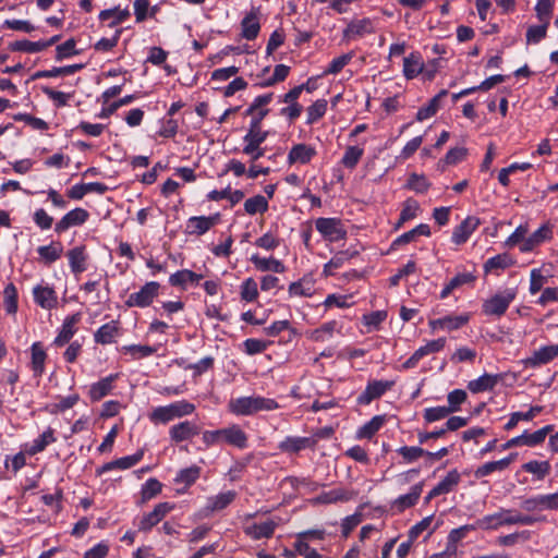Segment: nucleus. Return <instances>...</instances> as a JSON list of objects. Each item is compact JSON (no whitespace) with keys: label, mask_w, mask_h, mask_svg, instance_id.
<instances>
[{"label":"nucleus","mask_w":558,"mask_h":558,"mask_svg":"<svg viewBox=\"0 0 558 558\" xmlns=\"http://www.w3.org/2000/svg\"><path fill=\"white\" fill-rule=\"evenodd\" d=\"M545 517L537 518L534 515L521 514L515 510L502 509L497 513L485 515L476 523L477 527L484 530H496L501 525L522 524L532 525L538 521H544Z\"/></svg>","instance_id":"obj_1"},{"label":"nucleus","mask_w":558,"mask_h":558,"mask_svg":"<svg viewBox=\"0 0 558 558\" xmlns=\"http://www.w3.org/2000/svg\"><path fill=\"white\" fill-rule=\"evenodd\" d=\"M229 411L235 415H253L259 411H272L279 408L275 399L260 396L239 397L231 399L228 404Z\"/></svg>","instance_id":"obj_2"},{"label":"nucleus","mask_w":558,"mask_h":558,"mask_svg":"<svg viewBox=\"0 0 558 558\" xmlns=\"http://www.w3.org/2000/svg\"><path fill=\"white\" fill-rule=\"evenodd\" d=\"M517 291L513 288L505 289L483 303V313L488 316L500 317L506 313L511 302L515 299Z\"/></svg>","instance_id":"obj_3"},{"label":"nucleus","mask_w":558,"mask_h":558,"mask_svg":"<svg viewBox=\"0 0 558 558\" xmlns=\"http://www.w3.org/2000/svg\"><path fill=\"white\" fill-rule=\"evenodd\" d=\"M317 231L328 241L336 242L347 235L342 222L337 218H318L315 221Z\"/></svg>","instance_id":"obj_4"},{"label":"nucleus","mask_w":558,"mask_h":558,"mask_svg":"<svg viewBox=\"0 0 558 558\" xmlns=\"http://www.w3.org/2000/svg\"><path fill=\"white\" fill-rule=\"evenodd\" d=\"M159 283L156 281L147 282L140 291L131 293L125 302L129 307H146L150 305L158 295Z\"/></svg>","instance_id":"obj_5"},{"label":"nucleus","mask_w":558,"mask_h":558,"mask_svg":"<svg viewBox=\"0 0 558 558\" xmlns=\"http://www.w3.org/2000/svg\"><path fill=\"white\" fill-rule=\"evenodd\" d=\"M522 508L529 512L543 510H558V490L553 494L536 495L525 499Z\"/></svg>","instance_id":"obj_6"},{"label":"nucleus","mask_w":558,"mask_h":558,"mask_svg":"<svg viewBox=\"0 0 558 558\" xmlns=\"http://www.w3.org/2000/svg\"><path fill=\"white\" fill-rule=\"evenodd\" d=\"M446 345V338H438L428 341L426 344L420 347L414 353L402 364V368H414L417 363L425 356L441 351Z\"/></svg>","instance_id":"obj_7"},{"label":"nucleus","mask_w":558,"mask_h":558,"mask_svg":"<svg viewBox=\"0 0 558 558\" xmlns=\"http://www.w3.org/2000/svg\"><path fill=\"white\" fill-rule=\"evenodd\" d=\"M220 221V214L193 216L187 219L186 231L191 235H203Z\"/></svg>","instance_id":"obj_8"},{"label":"nucleus","mask_w":558,"mask_h":558,"mask_svg":"<svg viewBox=\"0 0 558 558\" xmlns=\"http://www.w3.org/2000/svg\"><path fill=\"white\" fill-rule=\"evenodd\" d=\"M173 508L174 506L170 502L158 504L153 511L141 519L138 523L140 531L147 532L151 530V527L157 525Z\"/></svg>","instance_id":"obj_9"},{"label":"nucleus","mask_w":558,"mask_h":558,"mask_svg":"<svg viewBox=\"0 0 558 558\" xmlns=\"http://www.w3.org/2000/svg\"><path fill=\"white\" fill-rule=\"evenodd\" d=\"M201 433L199 426L192 421H183L170 427L169 436L172 441L181 442L192 439Z\"/></svg>","instance_id":"obj_10"},{"label":"nucleus","mask_w":558,"mask_h":558,"mask_svg":"<svg viewBox=\"0 0 558 558\" xmlns=\"http://www.w3.org/2000/svg\"><path fill=\"white\" fill-rule=\"evenodd\" d=\"M89 217V214L84 208H75L65 214L54 227L57 233H62L71 227L83 225Z\"/></svg>","instance_id":"obj_11"},{"label":"nucleus","mask_w":558,"mask_h":558,"mask_svg":"<svg viewBox=\"0 0 558 558\" xmlns=\"http://www.w3.org/2000/svg\"><path fill=\"white\" fill-rule=\"evenodd\" d=\"M278 522L275 519H268L264 522L247 523L244 526V533L253 539L269 538L272 536Z\"/></svg>","instance_id":"obj_12"},{"label":"nucleus","mask_w":558,"mask_h":558,"mask_svg":"<svg viewBox=\"0 0 558 558\" xmlns=\"http://www.w3.org/2000/svg\"><path fill=\"white\" fill-rule=\"evenodd\" d=\"M222 439L223 444L241 450L248 446L246 433L236 424L222 428Z\"/></svg>","instance_id":"obj_13"},{"label":"nucleus","mask_w":558,"mask_h":558,"mask_svg":"<svg viewBox=\"0 0 558 558\" xmlns=\"http://www.w3.org/2000/svg\"><path fill=\"white\" fill-rule=\"evenodd\" d=\"M393 385V381L374 380L369 383L365 390L359 396L357 402L360 404H368L373 400L381 397Z\"/></svg>","instance_id":"obj_14"},{"label":"nucleus","mask_w":558,"mask_h":558,"mask_svg":"<svg viewBox=\"0 0 558 558\" xmlns=\"http://www.w3.org/2000/svg\"><path fill=\"white\" fill-rule=\"evenodd\" d=\"M481 221L477 217L469 216L452 232V242L460 245L465 243L477 229Z\"/></svg>","instance_id":"obj_15"},{"label":"nucleus","mask_w":558,"mask_h":558,"mask_svg":"<svg viewBox=\"0 0 558 558\" xmlns=\"http://www.w3.org/2000/svg\"><path fill=\"white\" fill-rule=\"evenodd\" d=\"M144 456L143 450L137 451L134 454L119 458L114 461H110L105 463L102 466L97 469V475H102L106 472L119 469V470H128L138 463Z\"/></svg>","instance_id":"obj_16"},{"label":"nucleus","mask_w":558,"mask_h":558,"mask_svg":"<svg viewBox=\"0 0 558 558\" xmlns=\"http://www.w3.org/2000/svg\"><path fill=\"white\" fill-rule=\"evenodd\" d=\"M316 156V149L307 144L293 145L288 154L287 161L289 165L308 163Z\"/></svg>","instance_id":"obj_17"},{"label":"nucleus","mask_w":558,"mask_h":558,"mask_svg":"<svg viewBox=\"0 0 558 558\" xmlns=\"http://www.w3.org/2000/svg\"><path fill=\"white\" fill-rule=\"evenodd\" d=\"M558 355V344H550L539 348L525 360L527 366L536 367L547 364Z\"/></svg>","instance_id":"obj_18"},{"label":"nucleus","mask_w":558,"mask_h":558,"mask_svg":"<svg viewBox=\"0 0 558 558\" xmlns=\"http://www.w3.org/2000/svg\"><path fill=\"white\" fill-rule=\"evenodd\" d=\"M35 302L43 308L51 310L56 307L58 298L54 290L48 286H36L33 289Z\"/></svg>","instance_id":"obj_19"},{"label":"nucleus","mask_w":558,"mask_h":558,"mask_svg":"<svg viewBox=\"0 0 558 558\" xmlns=\"http://www.w3.org/2000/svg\"><path fill=\"white\" fill-rule=\"evenodd\" d=\"M81 320V314L75 313L71 316H68L61 327L60 332L54 339V344L58 347H62L68 343L71 338L76 332V324Z\"/></svg>","instance_id":"obj_20"},{"label":"nucleus","mask_w":558,"mask_h":558,"mask_svg":"<svg viewBox=\"0 0 558 558\" xmlns=\"http://www.w3.org/2000/svg\"><path fill=\"white\" fill-rule=\"evenodd\" d=\"M119 333V323L117 320H111L96 330L94 333V340L99 344H110L114 342Z\"/></svg>","instance_id":"obj_21"},{"label":"nucleus","mask_w":558,"mask_h":558,"mask_svg":"<svg viewBox=\"0 0 558 558\" xmlns=\"http://www.w3.org/2000/svg\"><path fill=\"white\" fill-rule=\"evenodd\" d=\"M422 490L423 484H415L414 486H412L411 490L408 494L399 496L392 502V508L396 509L398 512H402L405 509L413 507L417 502L422 494Z\"/></svg>","instance_id":"obj_22"},{"label":"nucleus","mask_w":558,"mask_h":558,"mask_svg":"<svg viewBox=\"0 0 558 558\" xmlns=\"http://www.w3.org/2000/svg\"><path fill=\"white\" fill-rule=\"evenodd\" d=\"M354 497L353 492L344 488H335L328 492H324L315 498L317 504H336L349 501Z\"/></svg>","instance_id":"obj_23"},{"label":"nucleus","mask_w":558,"mask_h":558,"mask_svg":"<svg viewBox=\"0 0 558 558\" xmlns=\"http://www.w3.org/2000/svg\"><path fill=\"white\" fill-rule=\"evenodd\" d=\"M118 375H109L97 383H94L89 388V398L92 401H99L110 393L113 389V383Z\"/></svg>","instance_id":"obj_24"},{"label":"nucleus","mask_w":558,"mask_h":558,"mask_svg":"<svg viewBox=\"0 0 558 558\" xmlns=\"http://www.w3.org/2000/svg\"><path fill=\"white\" fill-rule=\"evenodd\" d=\"M498 380H499L498 375L485 373L484 375L480 376L478 378L470 380L468 384V389L472 393H478V392H483V391L493 390L494 387L497 385Z\"/></svg>","instance_id":"obj_25"},{"label":"nucleus","mask_w":558,"mask_h":558,"mask_svg":"<svg viewBox=\"0 0 558 558\" xmlns=\"http://www.w3.org/2000/svg\"><path fill=\"white\" fill-rule=\"evenodd\" d=\"M72 272L81 274L86 270L87 255L85 246H75L66 253Z\"/></svg>","instance_id":"obj_26"},{"label":"nucleus","mask_w":558,"mask_h":558,"mask_svg":"<svg viewBox=\"0 0 558 558\" xmlns=\"http://www.w3.org/2000/svg\"><path fill=\"white\" fill-rule=\"evenodd\" d=\"M515 456H517V453H512L509 457L504 458L501 460L487 462V463L481 465L475 471V476L484 477V476L492 474L493 472H496V471L501 472V471L506 470L511 464V462L514 460Z\"/></svg>","instance_id":"obj_27"},{"label":"nucleus","mask_w":558,"mask_h":558,"mask_svg":"<svg viewBox=\"0 0 558 558\" xmlns=\"http://www.w3.org/2000/svg\"><path fill=\"white\" fill-rule=\"evenodd\" d=\"M424 68L420 53L413 52L403 59V74L408 80L416 77Z\"/></svg>","instance_id":"obj_28"},{"label":"nucleus","mask_w":558,"mask_h":558,"mask_svg":"<svg viewBox=\"0 0 558 558\" xmlns=\"http://www.w3.org/2000/svg\"><path fill=\"white\" fill-rule=\"evenodd\" d=\"M56 440L57 438L54 436V430L51 427H48L36 439L32 441V444L27 448V453L31 456H35L44 451L47 446L54 442Z\"/></svg>","instance_id":"obj_29"},{"label":"nucleus","mask_w":558,"mask_h":558,"mask_svg":"<svg viewBox=\"0 0 558 558\" xmlns=\"http://www.w3.org/2000/svg\"><path fill=\"white\" fill-rule=\"evenodd\" d=\"M551 234L550 229L547 226L539 227L535 232H533L529 238H526L520 245L521 252H530L534 250L537 245L544 242L546 239H549Z\"/></svg>","instance_id":"obj_30"},{"label":"nucleus","mask_w":558,"mask_h":558,"mask_svg":"<svg viewBox=\"0 0 558 558\" xmlns=\"http://www.w3.org/2000/svg\"><path fill=\"white\" fill-rule=\"evenodd\" d=\"M374 32L373 23L369 19H362L351 22L344 29L343 35L348 38L361 37Z\"/></svg>","instance_id":"obj_31"},{"label":"nucleus","mask_w":558,"mask_h":558,"mask_svg":"<svg viewBox=\"0 0 558 558\" xmlns=\"http://www.w3.org/2000/svg\"><path fill=\"white\" fill-rule=\"evenodd\" d=\"M430 234V228L426 223H421L413 228L412 230L404 232L400 236H398L391 244L392 248L398 247L400 245L408 244L412 241H414L417 236L424 235L429 236Z\"/></svg>","instance_id":"obj_32"},{"label":"nucleus","mask_w":558,"mask_h":558,"mask_svg":"<svg viewBox=\"0 0 558 558\" xmlns=\"http://www.w3.org/2000/svg\"><path fill=\"white\" fill-rule=\"evenodd\" d=\"M32 352V369L36 376H41L45 371V362L47 359L46 351L40 342H34L31 348Z\"/></svg>","instance_id":"obj_33"},{"label":"nucleus","mask_w":558,"mask_h":558,"mask_svg":"<svg viewBox=\"0 0 558 558\" xmlns=\"http://www.w3.org/2000/svg\"><path fill=\"white\" fill-rule=\"evenodd\" d=\"M202 278L203 276L189 269H182L172 274L169 278V282L173 287L185 288L187 283H198Z\"/></svg>","instance_id":"obj_34"},{"label":"nucleus","mask_w":558,"mask_h":558,"mask_svg":"<svg viewBox=\"0 0 558 558\" xmlns=\"http://www.w3.org/2000/svg\"><path fill=\"white\" fill-rule=\"evenodd\" d=\"M129 16H130L129 9H120L119 7H116L112 9L102 10L99 13L98 17L102 22L110 20L108 26L114 27V26L119 25L120 23L124 22Z\"/></svg>","instance_id":"obj_35"},{"label":"nucleus","mask_w":558,"mask_h":558,"mask_svg":"<svg viewBox=\"0 0 558 558\" xmlns=\"http://www.w3.org/2000/svg\"><path fill=\"white\" fill-rule=\"evenodd\" d=\"M288 292L290 296L310 298L314 293V281L311 278L303 277L299 281L292 282Z\"/></svg>","instance_id":"obj_36"},{"label":"nucleus","mask_w":558,"mask_h":558,"mask_svg":"<svg viewBox=\"0 0 558 558\" xmlns=\"http://www.w3.org/2000/svg\"><path fill=\"white\" fill-rule=\"evenodd\" d=\"M242 26V36L247 39L252 40L255 39L259 33L260 25L257 17V14L255 12L248 13L241 23Z\"/></svg>","instance_id":"obj_37"},{"label":"nucleus","mask_w":558,"mask_h":558,"mask_svg":"<svg viewBox=\"0 0 558 558\" xmlns=\"http://www.w3.org/2000/svg\"><path fill=\"white\" fill-rule=\"evenodd\" d=\"M83 68V64H72V65H65L60 68H52L51 70H41L37 71L33 74L32 78H43V77H57V76H64V75H71L75 72L80 71Z\"/></svg>","instance_id":"obj_38"},{"label":"nucleus","mask_w":558,"mask_h":558,"mask_svg":"<svg viewBox=\"0 0 558 558\" xmlns=\"http://www.w3.org/2000/svg\"><path fill=\"white\" fill-rule=\"evenodd\" d=\"M312 444L308 437H287L279 444V449L283 452L294 453L299 452Z\"/></svg>","instance_id":"obj_39"},{"label":"nucleus","mask_w":558,"mask_h":558,"mask_svg":"<svg viewBox=\"0 0 558 558\" xmlns=\"http://www.w3.org/2000/svg\"><path fill=\"white\" fill-rule=\"evenodd\" d=\"M251 262L260 271L270 270V271L279 272V274L284 271L283 264L280 260L272 258V257L265 258V257H260L258 255H253L251 257Z\"/></svg>","instance_id":"obj_40"},{"label":"nucleus","mask_w":558,"mask_h":558,"mask_svg":"<svg viewBox=\"0 0 558 558\" xmlns=\"http://www.w3.org/2000/svg\"><path fill=\"white\" fill-rule=\"evenodd\" d=\"M522 470L533 474L537 481H542L550 473L551 465L548 461L531 460L522 465Z\"/></svg>","instance_id":"obj_41"},{"label":"nucleus","mask_w":558,"mask_h":558,"mask_svg":"<svg viewBox=\"0 0 558 558\" xmlns=\"http://www.w3.org/2000/svg\"><path fill=\"white\" fill-rule=\"evenodd\" d=\"M336 331H339L338 323L336 320H330L323 324L319 328L313 330L310 335V338L316 342H325L330 340Z\"/></svg>","instance_id":"obj_42"},{"label":"nucleus","mask_w":558,"mask_h":558,"mask_svg":"<svg viewBox=\"0 0 558 558\" xmlns=\"http://www.w3.org/2000/svg\"><path fill=\"white\" fill-rule=\"evenodd\" d=\"M63 247L59 242H52L49 245H43L37 248V253L46 264H52L60 258Z\"/></svg>","instance_id":"obj_43"},{"label":"nucleus","mask_w":558,"mask_h":558,"mask_svg":"<svg viewBox=\"0 0 558 558\" xmlns=\"http://www.w3.org/2000/svg\"><path fill=\"white\" fill-rule=\"evenodd\" d=\"M235 496L236 494L233 490L220 493L208 498L207 508L211 511L222 510L234 500Z\"/></svg>","instance_id":"obj_44"},{"label":"nucleus","mask_w":558,"mask_h":558,"mask_svg":"<svg viewBox=\"0 0 558 558\" xmlns=\"http://www.w3.org/2000/svg\"><path fill=\"white\" fill-rule=\"evenodd\" d=\"M269 132L262 128H248L247 133L243 137V147L260 146L268 137Z\"/></svg>","instance_id":"obj_45"},{"label":"nucleus","mask_w":558,"mask_h":558,"mask_svg":"<svg viewBox=\"0 0 558 558\" xmlns=\"http://www.w3.org/2000/svg\"><path fill=\"white\" fill-rule=\"evenodd\" d=\"M460 482V474L457 470H451L448 474L434 487V494H448Z\"/></svg>","instance_id":"obj_46"},{"label":"nucleus","mask_w":558,"mask_h":558,"mask_svg":"<svg viewBox=\"0 0 558 558\" xmlns=\"http://www.w3.org/2000/svg\"><path fill=\"white\" fill-rule=\"evenodd\" d=\"M541 407H532L527 412H514L510 415L508 423L505 425V429L510 430L514 428L520 421H532L539 412Z\"/></svg>","instance_id":"obj_47"},{"label":"nucleus","mask_w":558,"mask_h":558,"mask_svg":"<svg viewBox=\"0 0 558 558\" xmlns=\"http://www.w3.org/2000/svg\"><path fill=\"white\" fill-rule=\"evenodd\" d=\"M512 264H513V260L508 254H506V253L498 254L494 257L488 258L485 262L484 270L486 272H489V271L496 270V269H506V268L510 267Z\"/></svg>","instance_id":"obj_48"},{"label":"nucleus","mask_w":558,"mask_h":558,"mask_svg":"<svg viewBox=\"0 0 558 558\" xmlns=\"http://www.w3.org/2000/svg\"><path fill=\"white\" fill-rule=\"evenodd\" d=\"M201 475V468L197 465H192L186 469H182L178 472L174 481L178 484H184L185 486H191Z\"/></svg>","instance_id":"obj_49"},{"label":"nucleus","mask_w":558,"mask_h":558,"mask_svg":"<svg viewBox=\"0 0 558 558\" xmlns=\"http://www.w3.org/2000/svg\"><path fill=\"white\" fill-rule=\"evenodd\" d=\"M534 433L524 432L522 435L513 437L505 442L501 447L504 450L518 447V446H527L535 447L538 444L537 439L534 438Z\"/></svg>","instance_id":"obj_50"},{"label":"nucleus","mask_w":558,"mask_h":558,"mask_svg":"<svg viewBox=\"0 0 558 558\" xmlns=\"http://www.w3.org/2000/svg\"><path fill=\"white\" fill-rule=\"evenodd\" d=\"M363 154H364L363 148H361L359 146H349V147H347V149L342 156L341 163L348 169H353L359 163Z\"/></svg>","instance_id":"obj_51"},{"label":"nucleus","mask_w":558,"mask_h":558,"mask_svg":"<svg viewBox=\"0 0 558 558\" xmlns=\"http://www.w3.org/2000/svg\"><path fill=\"white\" fill-rule=\"evenodd\" d=\"M420 209L418 203L414 199H407L403 204V208L400 213L396 229L400 228L404 222L414 219Z\"/></svg>","instance_id":"obj_52"},{"label":"nucleus","mask_w":558,"mask_h":558,"mask_svg":"<svg viewBox=\"0 0 558 558\" xmlns=\"http://www.w3.org/2000/svg\"><path fill=\"white\" fill-rule=\"evenodd\" d=\"M244 209L248 215L265 213L268 209V202L263 195H255L245 201Z\"/></svg>","instance_id":"obj_53"},{"label":"nucleus","mask_w":558,"mask_h":558,"mask_svg":"<svg viewBox=\"0 0 558 558\" xmlns=\"http://www.w3.org/2000/svg\"><path fill=\"white\" fill-rule=\"evenodd\" d=\"M10 49L12 51H23L28 53H35L45 50V45L39 41H29V40H16L10 44Z\"/></svg>","instance_id":"obj_54"},{"label":"nucleus","mask_w":558,"mask_h":558,"mask_svg":"<svg viewBox=\"0 0 558 558\" xmlns=\"http://www.w3.org/2000/svg\"><path fill=\"white\" fill-rule=\"evenodd\" d=\"M327 110V101L318 99L307 108V124H313L324 117Z\"/></svg>","instance_id":"obj_55"},{"label":"nucleus","mask_w":558,"mask_h":558,"mask_svg":"<svg viewBox=\"0 0 558 558\" xmlns=\"http://www.w3.org/2000/svg\"><path fill=\"white\" fill-rule=\"evenodd\" d=\"M384 424V417L380 415L374 416L371 421L364 424L357 430L359 438H371L374 434H376Z\"/></svg>","instance_id":"obj_56"},{"label":"nucleus","mask_w":558,"mask_h":558,"mask_svg":"<svg viewBox=\"0 0 558 558\" xmlns=\"http://www.w3.org/2000/svg\"><path fill=\"white\" fill-rule=\"evenodd\" d=\"M149 420L155 424H166L174 420L170 404L155 408L149 414Z\"/></svg>","instance_id":"obj_57"},{"label":"nucleus","mask_w":558,"mask_h":558,"mask_svg":"<svg viewBox=\"0 0 558 558\" xmlns=\"http://www.w3.org/2000/svg\"><path fill=\"white\" fill-rule=\"evenodd\" d=\"M258 296L257 283L253 278L245 279L241 284V298L246 302H253Z\"/></svg>","instance_id":"obj_58"},{"label":"nucleus","mask_w":558,"mask_h":558,"mask_svg":"<svg viewBox=\"0 0 558 558\" xmlns=\"http://www.w3.org/2000/svg\"><path fill=\"white\" fill-rule=\"evenodd\" d=\"M397 452L402 457L404 462L412 463L418 460L421 457L425 456V450L421 447L416 446H403L400 447Z\"/></svg>","instance_id":"obj_59"},{"label":"nucleus","mask_w":558,"mask_h":558,"mask_svg":"<svg viewBox=\"0 0 558 558\" xmlns=\"http://www.w3.org/2000/svg\"><path fill=\"white\" fill-rule=\"evenodd\" d=\"M4 307L9 314H14L17 310V292L13 283H9L4 288Z\"/></svg>","instance_id":"obj_60"},{"label":"nucleus","mask_w":558,"mask_h":558,"mask_svg":"<svg viewBox=\"0 0 558 558\" xmlns=\"http://www.w3.org/2000/svg\"><path fill=\"white\" fill-rule=\"evenodd\" d=\"M353 56V52H349L332 59L325 73L338 74L352 60Z\"/></svg>","instance_id":"obj_61"},{"label":"nucleus","mask_w":558,"mask_h":558,"mask_svg":"<svg viewBox=\"0 0 558 558\" xmlns=\"http://www.w3.org/2000/svg\"><path fill=\"white\" fill-rule=\"evenodd\" d=\"M44 94L54 102L57 107H64L68 105L72 95L59 90H54L50 87H43Z\"/></svg>","instance_id":"obj_62"},{"label":"nucleus","mask_w":558,"mask_h":558,"mask_svg":"<svg viewBox=\"0 0 558 558\" xmlns=\"http://www.w3.org/2000/svg\"><path fill=\"white\" fill-rule=\"evenodd\" d=\"M547 23H543L542 25L531 26L526 32V41L527 44H538L542 39L546 37L547 34Z\"/></svg>","instance_id":"obj_63"},{"label":"nucleus","mask_w":558,"mask_h":558,"mask_svg":"<svg viewBox=\"0 0 558 558\" xmlns=\"http://www.w3.org/2000/svg\"><path fill=\"white\" fill-rule=\"evenodd\" d=\"M243 345L244 351L248 355H254L264 352L268 348L269 342L260 339L250 338L243 342Z\"/></svg>","instance_id":"obj_64"}]
</instances>
